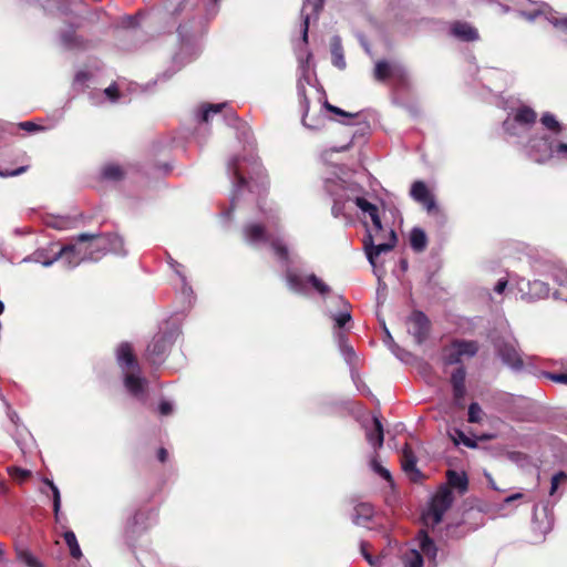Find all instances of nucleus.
Returning <instances> with one entry per match:
<instances>
[{
  "label": "nucleus",
  "instance_id": "1",
  "mask_svg": "<svg viewBox=\"0 0 567 567\" xmlns=\"http://www.w3.org/2000/svg\"><path fill=\"white\" fill-rule=\"evenodd\" d=\"M261 223H248L243 228V236L247 244L259 247L269 245L278 259V261L286 267V284L288 288L296 293L307 295L309 286L312 287L321 296H326L330 291V287L311 274L307 277H302L295 270L289 268L292 258L289 254L287 245L279 237H274L270 230L276 225L277 213L261 209Z\"/></svg>",
  "mask_w": 567,
  "mask_h": 567
},
{
  "label": "nucleus",
  "instance_id": "2",
  "mask_svg": "<svg viewBox=\"0 0 567 567\" xmlns=\"http://www.w3.org/2000/svg\"><path fill=\"white\" fill-rule=\"evenodd\" d=\"M227 173L234 184L230 197V209L233 210L237 206L238 196L248 186L246 175L250 178L252 175L260 176L262 174V167L258 157L254 155L249 157L234 156L227 162Z\"/></svg>",
  "mask_w": 567,
  "mask_h": 567
},
{
  "label": "nucleus",
  "instance_id": "3",
  "mask_svg": "<svg viewBox=\"0 0 567 567\" xmlns=\"http://www.w3.org/2000/svg\"><path fill=\"white\" fill-rule=\"evenodd\" d=\"M116 360L124 372V384L127 391L138 398H144L146 380L140 375V367L135 360L132 347L124 342L116 350Z\"/></svg>",
  "mask_w": 567,
  "mask_h": 567
},
{
  "label": "nucleus",
  "instance_id": "4",
  "mask_svg": "<svg viewBox=\"0 0 567 567\" xmlns=\"http://www.w3.org/2000/svg\"><path fill=\"white\" fill-rule=\"evenodd\" d=\"M94 234H80L74 243L63 246L60 249L61 260L65 267L73 269L84 261L99 260V255H94L93 250L87 251L85 241L92 239Z\"/></svg>",
  "mask_w": 567,
  "mask_h": 567
},
{
  "label": "nucleus",
  "instance_id": "5",
  "mask_svg": "<svg viewBox=\"0 0 567 567\" xmlns=\"http://www.w3.org/2000/svg\"><path fill=\"white\" fill-rule=\"evenodd\" d=\"M398 241L395 231L389 228L386 233L375 235L372 231L367 234L364 239V251L369 262L375 267L377 258L384 252L392 250Z\"/></svg>",
  "mask_w": 567,
  "mask_h": 567
},
{
  "label": "nucleus",
  "instance_id": "6",
  "mask_svg": "<svg viewBox=\"0 0 567 567\" xmlns=\"http://www.w3.org/2000/svg\"><path fill=\"white\" fill-rule=\"evenodd\" d=\"M453 502L452 492L443 487L431 499L427 508L422 514V520L426 527H435L441 523L445 512Z\"/></svg>",
  "mask_w": 567,
  "mask_h": 567
},
{
  "label": "nucleus",
  "instance_id": "7",
  "mask_svg": "<svg viewBox=\"0 0 567 567\" xmlns=\"http://www.w3.org/2000/svg\"><path fill=\"white\" fill-rule=\"evenodd\" d=\"M526 155L538 164H545L556 158V144L547 136H535L526 145Z\"/></svg>",
  "mask_w": 567,
  "mask_h": 567
},
{
  "label": "nucleus",
  "instance_id": "8",
  "mask_svg": "<svg viewBox=\"0 0 567 567\" xmlns=\"http://www.w3.org/2000/svg\"><path fill=\"white\" fill-rule=\"evenodd\" d=\"M478 347L475 341H454L444 350L446 364H456L463 357L472 358L477 353Z\"/></svg>",
  "mask_w": 567,
  "mask_h": 567
},
{
  "label": "nucleus",
  "instance_id": "9",
  "mask_svg": "<svg viewBox=\"0 0 567 567\" xmlns=\"http://www.w3.org/2000/svg\"><path fill=\"white\" fill-rule=\"evenodd\" d=\"M516 285L522 299L525 300L544 299L547 298L550 293L548 284L539 279L526 281L522 278L517 281Z\"/></svg>",
  "mask_w": 567,
  "mask_h": 567
},
{
  "label": "nucleus",
  "instance_id": "10",
  "mask_svg": "<svg viewBox=\"0 0 567 567\" xmlns=\"http://www.w3.org/2000/svg\"><path fill=\"white\" fill-rule=\"evenodd\" d=\"M536 118L537 114L533 109L522 106L515 111L513 118H507L504 122V128L508 134L517 135L516 125L529 127L536 122Z\"/></svg>",
  "mask_w": 567,
  "mask_h": 567
},
{
  "label": "nucleus",
  "instance_id": "11",
  "mask_svg": "<svg viewBox=\"0 0 567 567\" xmlns=\"http://www.w3.org/2000/svg\"><path fill=\"white\" fill-rule=\"evenodd\" d=\"M171 344V337H167L166 334L155 336L147 346V359L154 364L161 363L164 360Z\"/></svg>",
  "mask_w": 567,
  "mask_h": 567
},
{
  "label": "nucleus",
  "instance_id": "12",
  "mask_svg": "<svg viewBox=\"0 0 567 567\" xmlns=\"http://www.w3.org/2000/svg\"><path fill=\"white\" fill-rule=\"evenodd\" d=\"M409 332L414 337L416 343L421 344L427 337L430 329V321L427 317L421 312H413L409 320Z\"/></svg>",
  "mask_w": 567,
  "mask_h": 567
},
{
  "label": "nucleus",
  "instance_id": "13",
  "mask_svg": "<svg viewBox=\"0 0 567 567\" xmlns=\"http://www.w3.org/2000/svg\"><path fill=\"white\" fill-rule=\"evenodd\" d=\"M410 194L415 202L424 206L427 213H432L437 209L434 196L430 193V190L427 189L426 185L423 182H414L412 184Z\"/></svg>",
  "mask_w": 567,
  "mask_h": 567
},
{
  "label": "nucleus",
  "instance_id": "14",
  "mask_svg": "<svg viewBox=\"0 0 567 567\" xmlns=\"http://www.w3.org/2000/svg\"><path fill=\"white\" fill-rule=\"evenodd\" d=\"M498 354L504 364L514 371H520L524 368V361L519 350L514 343H505L499 348Z\"/></svg>",
  "mask_w": 567,
  "mask_h": 567
},
{
  "label": "nucleus",
  "instance_id": "15",
  "mask_svg": "<svg viewBox=\"0 0 567 567\" xmlns=\"http://www.w3.org/2000/svg\"><path fill=\"white\" fill-rule=\"evenodd\" d=\"M322 6H323V0H316L315 2H311L310 0L303 1V6L301 9V19H302L301 32H302V42L305 44L308 43V31H309V22H310L311 14H313L317 18Z\"/></svg>",
  "mask_w": 567,
  "mask_h": 567
},
{
  "label": "nucleus",
  "instance_id": "16",
  "mask_svg": "<svg viewBox=\"0 0 567 567\" xmlns=\"http://www.w3.org/2000/svg\"><path fill=\"white\" fill-rule=\"evenodd\" d=\"M339 188L342 189V194H339L337 190H334V184L328 182L326 187L327 190L334 197L333 198V205L331 208L332 215L334 217H339L343 214V205L346 202H354L353 195L349 193V189L344 188L343 184L337 185Z\"/></svg>",
  "mask_w": 567,
  "mask_h": 567
},
{
  "label": "nucleus",
  "instance_id": "17",
  "mask_svg": "<svg viewBox=\"0 0 567 567\" xmlns=\"http://www.w3.org/2000/svg\"><path fill=\"white\" fill-rule=\"evenodd\" d=\"M401 464L403 472L412 482H417L421 478L422 474L416 467V456L408 444L402 450Z\"/></svg>",
  "mask_w": 567,
  "mask_h": 567
},
{
  "label": "nucleus",
  "instance_id": "18",
  "mask_svg": "<svg viewBox=\"0 0 567 567\" xmlns=\"http://www.w3.org/2000/svg\"><path fill=\"white\" fill-rule=\"evenodd\" d=\"M406 71L405 69L398 64V63H394V64H390L389 62L386 61H378L375 63V68H374V78L378 80V81H384L385 79L388 78H403L405 75Z\"/></svg>",
  "mask_w": 567,
  "mask_h": 567
},
{
  "label": "nucleus",
  "instance_id": "19",
  "mask_svg": "<svg viewBox=\"0 0 567 567\" xmlns=\"http://www.w3.org/2000/svg\"><path fill=\"white\" fill-rule=\"evenodd\" d=\"M518 14L527 21H535L539 16L546 14L548 6L546 3L529 2L522 0L519 3Z\"/></svg>",
  "mask_w": 567,
  "mask_h": 567
},
{
  "label": "nucleus",
  "instance_id": "20",
  "mask_svg": "<svg viewBox=\"0 0 567 567\" xmlns=\"http://www.w3.org/2000/svg\"><path fill=\"white\" fill-rule=\"evenodd\" d=\"M451 382L453 385V396L455 404L458 406H463V400L465 396V370L464 368L456 369L452 377Z\"/></svg>",
  "mask_w": 567,
  "mask_h": 567
},
{
  "label": "nucleus",
  "instance_id": "21",
  "mask_svg": "<svg viewBox=\"0 0 567 567\" xmlns=\"http://www.w3.org/2000/svg\"><path fill=\"white\" fill-rule=\"evenodd\" d=\"M450 30L454 38L462 41H476L478 39L477 30L467 22H454Z\"/></svg>",
  "mask_w": 567,
  "mask_h": 567
},
{
  "label": "nucleus",
  "instance_id": "22",
  "mask_svg": "<svg viewBox=\"0 0 567 567\" xmlns=\"http://www.w3.org/2000/svg\"><path fill=\"white\" fill-rule=\"evenodd\" d=\"M417 540L422 557H425L429 560V563L435 565L437 557V547L433 539H431L424 530H421L419 533Z\"/></svg>",
  "mask_w": 567,
  "mask_h": 567
},
{
  "label": "nucleus",
  "instance_id": "23",
  "mask_svg": "<svg viewBox=\"0 0 567 567\" xmlns=\"http://www.w3.org/2000/svg\"><path fill=\"white\" fill-rule=\"evenodd\" d=\"M365 436L373 449L382 447L384 441L383 426L377 416L372 420V427L365 429Z\"/></svg>",
  "mask_w": 567,
  "mask_h": 567
},
{
  "label": "nucleus",
  "instance_id": "24",
  "mask_svg": "<svg viewBox=\"0 0 567 567\" xmlns=\"http://www.w3.org/2000/svg\"><path fill=\"white\" fill-rule=\"evenodd\" d=\"M60 258V250L58 252H54L51 257H49L48 248H39L31 256L24 258L23 261H33L41 264L44 267H50Z\"/></svg>",
  "mask_w": 567,
  "mask_h": 567
},
{
  "label": "nucleus",
  "instance_id": "25",
  "mask_svg": "<svg viewBox=\"0 0 567 567\" xmlns=\"http://www.w3.org/2000/svg\"><path fill=\"white\" fill-rule=\"evenodd\" d=\"M373 507L368 503H361L354 507V514L352 517L353 524L358 526H368V523L373 516Z\"/></svg>",
  "mask_w": 567,
  "mask_h": 567
},
{
  "label": "nucleus",
  "instance_id": "26",
  "mask_svg": "<svg viewBox=\"0 0 567 567\" xmlns=\"http://www.w3.org/2000/svg\"><path fill=\"white\" fill-rule=\"evenodd\" d=\"M301 69H302V76L298 81L297 91H298V96L300 99L301 106L303 109L302 122H303L305 125H307V123H306V114H307V112L309 110V100L306 96V87H305V84H303V80L307 83H309V79H308V75L306 74L307 73V66L302 64Z\"/></svg>",
  "mask_w": 567,
  "mask_h": 567
},
{
  "label": "nucleus",
  "instance_id": "27",
  "mask_svg": "<svg viewBox=\"0 0 567 567\" xmlns=\"http://www.w3.org/2000/svg\"><path fill=\"white\" fill-rule=\"evenodd\" d=\"M331 54L333 65L337 66L338 69H344L346 60L343 56L341 39L338 35H334L331 39Z\"/></svg>",
  "mask_w": 567,
  "mask_h": 567
},
{
  "label": "nucleus",
  "instance_id": "28",
  "mask_svg": "<svg viewBox=\"0 0 567 567\" xmlns=\"http://www.w3.org/2000/svg\"><path fill=\"white\" fill-rule=\"evenodd\" d=\"M339 301L343 308L336 313H331L330 317L334 321L336 327L341 329L351 320V313L349 310L350 305L342 297H339Z\"/></svg>",
  "mask_w": 567,
  "mask_h": 567
},
{
  "label": "nucleus",
  "instance_id": "29",
  "mask_svg": "<svg viewBox=\"0 0 567 567\" xmlns=\"http://www.w3.org/2000/svg\"><path fill=\"white\" fill-rule=\"evenodd\" d=\"M410 244L415 251H423L427 245V237L423 229L413 228L410 234Z\"/></svg>",
  "mask_w": 567,
  "mask_h": 567
},
{
  "label": "nucleus",
  "instance_id": "30",
  "mask_svg": "<svg viewBox=\"0 0 567 567\" xmlns=\"http://www.w3.org/2000/svg\"><path fill=\"white\" fill-rule=\"evenodd\" d=\"M542 125L549 132L558 135L563 132V124L556 118V116L550 112H545L540 116Z\"/></svg>",
  "mask_w": 567,
  "mask_h": 567
},
{
  "label": "nucleus",
  "instance_id": "31",
  "mask_svg": "<svg viewBox=\"0 0 567 567\" xmlns=\"http://www.w3.org/2000/svg\"><path fill=\"white\" fill-rule=\"evenodd\" d=\"M403 567H423L424 559L417 549H409L402 555Z\"/></svg>",
  "mask_w": 567,
  "mask_h": 567
},
{
  "label": "nucleus",
  "instance_id": "32",
  "mask_svg": "<svg viewBox=\"0 0 567 567\" xmlns=\"http://www.w3.org/2000/svg\"><path fill=\"white\" fill-rule=\"evenodd\" d=\"M106 238L105 236L94 235L92 239L85 241V248L87 251L93 250L94 255H99V259L106 254Z\"/></svg>",
  "mask_w": 567,
  "mask_h": 567
},
{
  "label": "nucleus",
  "instance_id": "33",
  "mask_svg": "<svg viewBox=\"0 0 567 567\" xmlns=\"http://www.w3.org/2000/svg\"><path fill=\"white\" fill-rule=\"evenodd\" d=\"M43 483L51 489L52 498H53V512L55 520L58 522L60 518V509H61V494L59 487L53 483L52 480L43 478Z\"/></svg>",
  "mask_w": 567,
  "mask_h": 567
},
{
  "label": "nucleus",
  "instance_id": "34",
  "mask_svg": "<svg viewBox=\"0 0 567 567\" xmlns=\"http://www.w3.org/2000/svg\"><path fill=\"white\" fill-rule=\"evenodd\" d=\"M106 238V252H112L115 255H125L124 241L117 235H109Z\"/></svg>",
  "mask_w": 567,
  "mask_h": 567
},
{
  "label": "nucleus",
  "instance_id": "35",
  "mask_svg": "<svg viewBox=\"0 0 567 567\" xmlns=\"http://www.w3.org/2000/svg\"><path fill=\"white\" fill-rule=\"evenodd\" d=\"M63 538L70 549V555L75 559H80L82 557V551L75 534L72 530H66L63 534Z\"/></svg>",
  "mask_w": 567,
  "mask_h": 567
},
{
  "label": "nucleus",
  "instance_id": "36",
  "mask_svg": "<svg viewBox=\"0 0 567 567\" xmlns=\"http://www.w3.org/2000/svg\"><path fill=\"white\" fill-rule=\"evenodd\" d=\"M449 483L451 486L465 492L467 488V477L464 473H457L455 471H449L447 473Z\"/></svg>",
  "mask_w": 567,
  "mask_h": 567
},
{
  "label": "nucleus",
  "instance_id": "37",
  "mask_svg": "<svg viewBox=\"0 0 567 567\" xmlns=\"http://www.w3.org/2000/svg\"><path fill=\"white\" fill-rule=\"evenodd\" d=\"M226 107L227 103L208 104L203 106V110L200 111L198 116L200 121L207 123L213 115L221 113V111Z\"/></svg>",
  "mask_w": 567,
  "mask_h": 567
},
{
  "label": "nucleus",
  "instance_id": "38",
  "mask_svg": "<svg viewBox=\"0 0 567 567\" xmlns=\"http://www.w3.org/2000/svg\"><path fill=\"white\" fill-rule=\"evenodd\" d=\"M455 445L463 444L470 449H475L477 443L475 440L470 439L462 430L455 429L451 434Z\"/></svg>",
  "mask_w": 567,
  "mask_h": 567
},
{
  "label": "nucleus",
  "instance_id": "39",
  "mask_svg": "<svg viewBox=\"0 0 567 567\" xmlns=\"http://www.w3.org/2000/svg\"><path fill=\"white\" fill-rule=\"evenodd\" d=\"M102 176L109 181H118L123 177V169L116 164H109L104 166Z\"/></svg>",
  "mask_w": 567,
  "mask_h": 567
},
{
  "label": "nucleus",
  "instance_id": "40",
  "mask_svg": "<svg viewBox=\"0 0 567 567\" xmlns=\"http://www.w3.org/2000/svg\"><path fill=\"white\" fill-rule=\"evenodd\" d=\"M354 203H355L357 207L362 213L367 214L369 217H371L372 214H375L379 212L378 206H375L374 204L370 203L369 200H367L365 198H363L361 196H355Z\"/></svg>",
  "mask_w": 567,
  "mask_h": 567
},
{
  "label": "nucleus",
  "instance_id": "41",
  "mask_svg": "<svg viewBox=\"0 0 567 567\" xmlns=\"http://www.w3.org/2000/svg\"><path fill=\"white\" fill-rule=\"evenodd\" d=\"M18 558L28 567H41V563L28 549H18Z\"/></svg>",
  "mask_w": 567,
  "mask_h": 567
},
{
  "label": "nucleus",
  "instance_id": "42",
  "mask_svg": "<svg viewBox=\"0 0 567 567\" xmlns=\"http://www.w3.org/2000/svg\"><path fill=\"white\" fill-rule=\"evenodd\" d=\"M370 467H371V470L374 473H377L378 475H380L384 480L391 481L390 472L385 467H383L381 465L380 461L378 460L377 454L371 457V460H370Z\"/></svg>",
  "mask_w": 567,
  "mask_h": 567
},
{
  "label": "nucleus",
  "instance_id": "43",
  "mask_svg": "<svg viewBox=\"0 0 567 567\" xmlns=\"http://www.w3.org/2000/svg\"><path fill=\"white\" fill-rule=\"evenodd\" d=\"M483 411L478 403L473 402L468 406V422L480 423L482 421Z\"/></svg>",
  "mask_w": 567,
  "mask_h": 567
},
{
  "label": "nucleus",
  "instance_id": "44",
  "mask_svg": "<svg viewBox=\"0 0 567 567\" xmlns=\"http://www.w3.org/2000/svg\"><path fill=\"white\" fill-rule=\"evenodd\" d=\"M171 266L174 268L176 275L179 277L181 282L183 285V293L188 297L192 293V288L187 286L186 277L181 272V265L174 260L171 259L169 261Z\"/></svg>",
  "mask_w": 567,
  "mask_h": 567
},
{
  "label": "nucleus",
  "instance_id": "45",
  "mask_svg": "<svg viewBox=\"0 0 567 567\" xmlns=\"http://www.w3.org/2000/svg\"><path fill=\"white\" fill-rule=\"evenodd\" d=\"M371 221H372V228L371 229H368L367 231H372L373 234L375 235H380V234H383V233H386L388 230H385L383 228V225H382V221H381V217H380V214L379 212L375 213V214H372V216L370 217Z\"/></svg>",
  "mask_w": 567,
  "mask_h": 567
},
{
  "label": "nucleus",
  "instance_id": "46",
  "mask_svg": "<svg viewBox=\"0 0 567 567\" xmlns=\"http://www.w3.org/2000/svg\"><path fill=\"white\" fill-rule=\"evenodd\" d=\"M61 43L64 48L72 49V48L78 47L79 41H78L74 32L70 31V32H65L61 35Z\"/></svg>",
  "mask_w": 567,
  "mask_h": 567
},
{
  "label": "nucleus",
  "instance_id": "47",
  "mask_svg": "<svg viewBox=\"0 0 567 567\" xmlns=\"http://www.w3.org/2000/svg\"><path fill=\"white\" fill-rule=\"evenodd\" d=\"M566 481H567V474L566 473H564V472L556 473L551 477L549 494L554 495L556 493V491L558 489L559 484L563 483V482H566Z\"/></svg>",
  "mask_w": 567,
  "mask_h": 567
},
{
  "label": "nucleus",
  "instance_id": "48",
  "mask_svg": "<svg viewBox=\"0 0 567 567\" xmlns=\"http://www.w3.org/2000/svg\"><path fill=\"white\" fill-rule=\"evenodd\" d=\"M360 550H361L362 556L364 557V559L368 561V564L371 567H379L380 566L379 559L372 557V555L368 551V544L367 543L362 542L360 544Z\"/></svg>",
  "mask_w": 567,
  "mask_h": 567
},
{
  "label": "nucleus",
  "instance_id": "49",
  "mask_svg": "<svg viewBox=\"0 0 567 567\" xmlns=\"http://www.w3.org/2000/svg\"><path fill=\"white\" fill-rule=\"evenodd\" d=\"M324 107L328 111H330V112H332V113H334L337 115H341V116H344V117H348V118H352V117L358 116V113H348V112L341 110L340 107H337V106H334V105H332V104H330L328 102H324Z\"/></svg>",
  "mask_w": 567,
  "mask_h": 567
},
{
  "label": "nucleus",
  "instance_id": "50",
  "mask_svg": "<svg viewBox=\"0 0 567 567\" xmlns=\"http://www.w3.org/2000/svg\"><path fill=\"white\" fill-rule=\"evenodd\" d=\"M138 25V16H125L121 20V27L123 28H135Z\"/></svg>",
  "mask_w": 567,
  "mask_h": 567
},
{
  "label": "nucleus",
  "instance_id": "51",
  "mask_svg": "<svg viewBox=\"0 0 567 567\" xmlns=\"http://www.w3.org/2000/svg\"><path fill=\"white\" fill-rule=\"evenodd\" d=\"M384 333H385V339H384L385 344L391 349V351L393 352V354L395 357H399V354L395 352V349H399V346L394 342L393 337L391 336L388 328H384Z\"/></svg>",
  "mask_w": 567,
  "mask_h": 567
},
{
  "label": "nucleus",
  "instance_id": "52",
  "mask_svg": "<svg viewBox=\"0 0 567 567\" xmlns=\"http://www.w3.org/2000/svg\"><path fill=\"white\" fill-rule=\"evenodd\" d=\"M556 158L567 161V143L556 144Z\"/></svg>",
  "mask_w": 567,
  "mask_h": 567
},
{
  "label": "nucleus",
  "instance_id": "53",
  "mask_svg": "<svg viewBox=\"0 0 567 567\" xmlns=\"http://www.w3.org/2000/svg\"><path fill=\"white\" fill-rule=\"evenodd\" d=\"M339 349H340V352L343 355L344 360L350 363L352 361V359L354 358L353 348L348 343V344H346V347H341Z\"/></svg>",
  "mask_w": 567,
  "mask_h": 567
},
{
  "label": "nucleus",
  "instance_id": "54",
  "mask_svg": "<svg viewBox=\"0 0 567 567\" xmlns=\"http://www.w3.org/2000/svg\"><path fill=\"white\" fill-rule=\"evenodd\" d=\"M28 166H20L17 169L9 171V169H0V177H12L18 176L27 171Z\"/></svg>",
  "mask_w": 567,
  "mask_h": 567
},
{
  "label": "nucleus",
  "instance_id": "55",
  "mask_svg": "<svg viewBox=\"0 0 567 567\" xmlns=\"http://www.w3.org/2000/svg\"><path fill=\"white\" fill-rule=\"evenodd\" d=\"M9 472L12 476L19 477L21 481L25 480L30 475V471L20 467H12Z\"/></svg>",
  "mask_w": 567,
  "mask_h": 567
},
{
  "label": "nucleus",
  "instance_id": "56",
  "mask_svg": "<svg viewBox=\"0 0 567 567\" xmlns=\"http://www.w3.org/2000/svg\"><path fill=\"white\" fill-rule=\"evenodd\" d=\"M104 94L111 102H116L118 97L116 85L112 84L109 87H106L104 90Z\"/></svg>",
  "mask_w": 567,
  "mask_h": 567
},
{
  "label": "nucleus",
  "instance_id": "57",
  "mask_svg": "<svg viewBox=\"0 0 567 567\" xmlns=\"http://www.w3.org/2000/svg\"><path fill=\"white\" fill-rule=\"evenodd\" d=\"M546 377L554 382L567 384V373H546Z\"/></svg>",
  "mask_w": 567,
  "mask_h": 567
},
{
  "label": "nucleus",
  "instance_id": "58",
  "mask_svg": "<svg viewBox=\"0 0 567 567\" xmlns=\"http://www.w3.org/2000/svg\"><path fill=\"white\" fill-rule=\"evenodd\" d=\"M20 127L27 132H37V131L44 130L42 126H39L35 123L30 122V121L20 123Z\"/></svg>",
  "mask_w": 567,
  "mask_h": 567
},
{
  "label": "nucleus",
  "instance_id": "59",
  "mask_svg": "<svg viewBox=\"0 0 567 567\" xmlns=\"http://www.w3.org/2000/svg\"><path fill=\"white\" fill-rule=\"evenodd\" d=\"M158 411L162 415H168L173 412V404L168 401H162L158 405Z\"/></svg>",
  "mask_w": 567,
  "mask_h": 567
},
{
  "label": "nucleus",
  "instance_id": "60",
  "mask_svg": "<svg viewBox=\"0 0 567 567\" xmlns=\"http://www.w3.org/2000/svg\"><path fill=\"white\" fill-rule=\"evenodd\" d=\"M225 122H227L228 125H235L238 122L237 115L233 111H227L221 115Z\"/></svg>",
  "mask_w": 567,
  "mask_h": 567
},
{
  "label": "nucleus",
  "instance_id": "61",
  "mask_svg": "<svg viewBox=\"0 0 567 567\" xmlns=\"http://www.w3.org/2000/svg\"><path fill=\"white\" fill-rule=\"evenodd\" d=\"M334 339H336L339 348L346 347V344H348V340H347L344 332H342L340 330L334 332Z\"/></svg>",
  "mask_w": 567,
  "mask_h": 567
},
{
  "label": "nucleus",
  "instance_id": "62",
  "mask_svg": "<svg viewBox=\"0 0 567 567\" xmlns=\"http://www.w3.org/2000/svg\"><path fill=\"white\" fill-rule=\"evenodd\" d=\"M506 287H507V280H505V279H501V280H498V281H497V284H496V286H495L494 290H495V292H497V293H503V292H504V290L506 289Z\"/></svg>",
  "mask_w": 567,
  "mask_h": 567
},
{
  "label": "nucleus",
  "instance_id": "63",
  "mask_svg": "<svg viewBox=\"0 0 567 567\" xmlns=\"http://www.w3.org/2000/svg\"><path fill=\"white\" fill-rule=\"evenodd\" d=\"M551 22L555 27L560 28L563 31L567 32V17Z\"/></svg>",
  "mask_w": 567,
  "mask_h": 567
},
{
  "label": "nucleus",
  "instance_id": "64",
  "mask_svg": "<svg viewBox=\"0 0 567 567\" xmlns=\"http://www.w3.org/2000/svg\"><path fill=\"white\" fill-rule=\"evenodd\" d=\"M395 352L399 354L396 358L404 362H408V358L411 357L410 353L403 351L400 347L399 349H395Z\"/></svg>",
  "mask_w": 567,
  "mask_h": 567
}]
</instances>
